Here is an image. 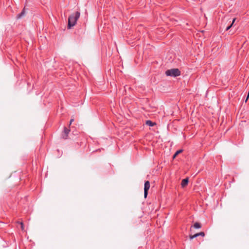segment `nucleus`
<instances>
[{
  "label": "nucleus",
  "instance_id": "nucleus-1",
  "mask_svg": "<svg viewBox=\"0 0 249 249\" xmlns=\"http://www.w3.org/2000/svg\"><path fill=\"white\" fill-rule=\"evenodd\" d=\"M80 15L79 12H76L69 17L68 19V28L69 29L75 25L80 17Z\"/></svg>",
  "mask_w": 249,
  "mask_h": 249
},
{
  "label": "nucleus",
  "instance_id": "nucleus-2",
  "mask_svg": "<svg viewBox=\"0 0 249 249\" xmlns=\"http://www.w3.org/2000/svg\"><path fill=\"white\" fill-rule=\"evenodd\" d=\"M165 74L167 76L176 77L180 75V71L178 69H172L167 70L165 71Z\"/></svg>",
  "mask_w": 249,
  "mask_h": 249
},
{
  "label": "nucleus",
  "instance_id": "nucleus-3",
  "mask_svg": "<svg viewBox=\"0 0 249 249\" xmlns=\"http://www.w3.org/2000/svg\"><path fill=\"white\" fill-rule=\"evenodd\" d=\"M150 188V182L148 181H146L144 183V197L146 198L147 197V194H148V191L149 189Z\"/></svg>",
  "mask_w": 249,
  "mask_h": 249
},
{
  "label": "nucleus",
  "instance_id": "nucleus-4",
  "mask_svg": "<svg viewBox=\"0 0 249 249\" xmlns=\"http://www.w3.org/2000/svg\"><path fill=\"white\" fill-rule=\"evenodd\" d=\"M199 235L202 236H204V235H205L204 232H200L199 233H196V234H194V235H190V238L191 239H193L195 237H196Z\"/></svg>",
  "mask_w": 249,
  "mask_h": 249
},
{
  "label": "nucleus",
  "instance_id": "nucleus-5",
  "mask_svg": "<svg viewBox=\"0 0 249 249\" xmlns=\"http://www.w3.org/2000/svg\"><path fill=\"white\" fill-rule=\"evenodd\" d=\"M188 183V178H185V179H183L182 181H181V185L182 186V187H185V186H186L187 185Z\"/></svg>",
  "mask_w": 249,
  "mask_h": 249
},
{
  "label": "nucleus",
  "instance_id": "nucleus-6",
  "mask_svg": "<svg viewBox=\"0 0 249 249\" xmlns=\"http://www.w3.org/2000/svg\"><path fill=\"white\" fill-rule=\"evenodd\" d=\"M145 124H146L151 126H153L156 124L155 123H153L150 120L146 121Z\"/></svg>",
  "mask_w": 249,
  "mask_h": 249
},
{
  "label": "nucleus",
  "instance_id": "nucleus-7",
  "mask_svg": "<svg viewBox=\"0 0 249 249\" xmlns=\"http://www.w3.org/2000/svg\"><path fill=\"white\" fill-rule=\"evenodd\" d=\"M182 150L181 149L178 150L177 151H176V152L175 153L173 156V159H175L179 154L182 153Z\"/></svg>",
  "mask_w": 249,
  "mask_h": 249
},
{
  "label": "nucleus",
  "instance_id": "nucleus-8",
  "mask_svg": "<svg viewBox=\"0 0 249 249\" xmlns=\"http://www.w3.org/2000/svg\"><path fill=\"white\" fill-rule=\"evenodd\" d=\"M194 228H195L196 229H198L201 227V225L199 223L196 222L194 224Z\"/></svg>",
  "mask_w": 249,
  "mask_h": 249
},
{
  "label": "nucleus",
  "instance_id": "nucleus-9",
  "mask_svg": "<svg viewBox=\"0 0 249 249\" xmlns=\"http://www.w3.org/2000/svg\"><path fill=\"white\" fill-rule=\"evenodd\" d=\"M70 132V130L66 128H65L64 129V132L66 134V135H67Z\"/></svg>",
  "mask_w": 249,
  "mask_h": 249
},
{
  "label": "nucleus",
  "instance_id": "nucleus-10",
  "mask_svg": "<svg viewBox=\"0 0 249 249\" xmlns=\"http://www.w3.org/2000/svg\"><path fill=\"white\" fill-rule=\"evenodd\" d=\"M232 26V24H231L229 26L227 27L226 28V31L229 30Z\"/></svg>",
  "mask_w": 249,
  "mask_h": 249
},
{
  "label": "nucleus",
  "instance_id": "nucleus-11",
  "mask_svg": "<svg viewBox=\"0 0 249 249\" xmlns=\"http://www.w3.org/2000/svg\"><path fill=\"white\" fill-rule=\"evenodd\" d=\"M20 225H21V229H22V230H24V228H23V223H20Z\"/></svg>",
  "mask_w": 249,
  "mask_h": 249
},
{
  "label": "nucleus",
  "instance_id": "nucleus-12",
  "mask_svg": "<svg viewBox=\"0 0 249 249\" xmlns=\"http://www.w3.org/2000/svg\"><path fill=\"white\" fill-rule=\"evenodd\" d=\"M235 20H236V18H233V20H232V23H231V24H232V25H233V23H234V22H235Z\"/></svg>",
  "mask_w": 249,
  "mask_h": 249
},
{
  "label": "nucleus",
  "instance_id": "nucleus-13",
  "mask_svg": "<svg viewBox=\"0 0 249 249\" xmlns=\"http://www.w3.org/2000/svg\"><path fill=\"white\" fill-rule=\"evenodd\" d=\"M73 121V119H71L70 121V124H71V123Z\"/></svg>",
  "mask_w": 249,
  "mask_h": 249
},
{
  "label": "nucleus",
  "instance_id": "nucleus-14",
  "mask_svg": "<svg viewBox=\"0 0 249 249\" xmlns=\"http://www.w3.org/2000/svg\"><path fill=\"white\" fill-rule=\"evenodd\" d=\"M24 10H23L22 11V13H21V14H24Z\"/></svg>",
  "mask_w": 249,
  "mask_h": 249
}]
</instances>
